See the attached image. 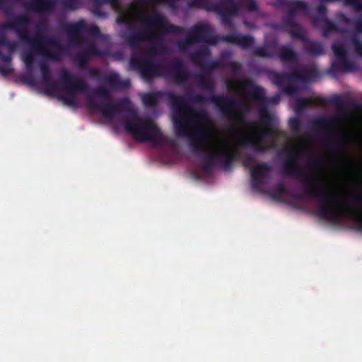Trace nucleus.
Returning <instances> with one entry per match:
<instances>
[{
  "instance_id": "nucleus-3",
  "label": "nucleus",
  "mask_w": 362,
  "mask_h": 362,
  "mask_svg": "<svg viewBox=\"0 0 362 362\" xmlns=\"http://www.w3.org/2000/svg\"><path fill=\"white\" fill-rule=\"evenodd\" d=\"M148 127L141 126L139 121L134 119L125 123V129L132 133L135 137L140 140L148 139L149 136L144 132L147 131Z\"/></svg>"
},
{
  "instance_id": "nucleus-2",
  "label": "nucleus",
  "mask_w": 362,
  "mask_h": 362,
  "mask_svg": "<svg viewBox=\"0 0 362 362\" xmlns=\"http://www.w3.org/2000/svg\"><path fill=\"white\" fill-rule=\"evenodd\" d=\"M351 193V189L346 183L328 187L322 200L323 216L333 218L350 213L362 225V198L357 199L354 209H350L347 206V200Z\"/></svg>"
},
{
  "instance_id": "nucleus-5",
  "label": "nucleus",
  "mask_w": 362,
  "mask_h": 362,
  "mask_svg": "<svg viewBox=\"0 0 362 362\" xmlns=\"http://www.w3.org/2000/svg\"><path fill=\"white\" fill-rule=\"evenodd\" d=\"M333 49H334V52L336 53L337 55H339V52L336 49L335 46L333 47Z\"/></svg>"
},
{
  "instance_id": "nucleus-4",
  "label": "nucleus",
  "mask_w": 362,
  "mask_h": 362,
  "mask_svg": "<svg viewBox=\"0 0 362 362\" xmlns=\"http://www.w3.org/2000/svg\"><path fill=\"white\" fill-rule=\"evenodd\" d=\"M264 170H265V168L264 166L257 167V168L254 169V170L252 172V175L254 177H257L259 176V174L260 173V171Z\"/></svg>"
},
{
  "instance_id": "nucleus-1",
  "label": "nucleus",
  "mask_w": 362,
  "mask_h": 362,
  "mask_svg": "<svg viewBox=\"0 0 362 362\" xmlns=\"http://www.w3.org/2000/svg\"><path fill=\"white\" fill-rule=\"evenodd\" d=\"M264 134V130L256 124H245L241 130L228 134L209 129L202 134L197 145L215 153L230 155L236 145L245 142L257 145Z\"/></svg>"
}]
</instances>
